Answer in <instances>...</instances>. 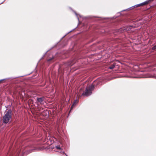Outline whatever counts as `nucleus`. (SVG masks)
Returning a JSON list of instances; mask_svg holds the SVG:
<instances>
[{
  "label": "nucleus",
  "instance_id": "1",
  "mask_svg": "<svg viewBox=\"0 0 156 156\" xmlns=\"http://www.w3.org/2000/svg\"><path fill=\"white\" fill-rule=\"evenodd\" d=\"M28 147H27L25 148V150L26 151L25 152L24 151V149L23 148L21 149L20 150H18L17 152V154L18 156H23V154L25 153L26 154H28L30 153L32 151H37L40 150L39 149L37 148L32 146H31L29 150H28Z\"/></svg>",
  "mask_w": 156,
  "mask_h": 156
},
{
  "label": "nucleus",
  "instance_id": "2",
  "mask_svg": "<svg viewBox=\"0 0 156 156\" xmlns=\"http://www.w3.org/2000/svg\"><path fill=\"white\" fill-rule=\"evenodd\" d=\"M12 111L9 110L6 112L3 118V121L5 123H8L12 118Z\"/></svg>",
  "mask_w": 156,
  "mask_h": 156
},
{
  "label": "nucleus",
  "instance_id": "3",
  "mask_svg": "<svg viewBox=\"0 0 156 156\" xmlns=\"http://www.w3.org/2000/svg\"><path fill=\"white\" fill-rule=\"evenodd\" d=\"M94 85L92 84L86 88L85 91L82 94L84 96H87L92 94V91L94 90Z\"/></svg>",
  "mask_w": 156,
  "mask_h": 156
},
{
  "label": "nucleus",
  "instance_id": "4",
  "mask_svg": "<svg viewBox=\"0 0 156 156\" xmlns=\"http://www.w3.org/2000/svg\"><path fill=\"white\" fill-rule=\"evenodd\" d=\"M133 26H128L123 28H121L119 29L118 30V32L119 33L124 32L126 31L129 30L133 28Z\"/></svg>",
  "mask_w": 156,
  "mask_h": 156
},
{
  "label": "nucleus",
  "instance_id": "5",
  "mask_svg": "<svg viewBox=\"0 0 156 156\" xmlns=\"http://www.w3.org/2000/svg\"><path fill=\"white\" fill-rule=\"evenodd\" d=\"M152 0H147L143 2L137 4V5H138V7L140 6H141L145 5L147 4L149 2H151Z\"/></svg>",
  "mask_w": 156,
  "mask_h": 156
},
{
  "label": "nucleus",
  "instance_id": "6",
  "mask_svg": "<svg viewBox=\"0 0 156 156\" xmlns=\"http://www.w3.org/2000/svg\"><path fill=\"white\" fill-rule=\"evenodd\" d=\"M37 101L41 104L42 103V102L44 100V97H41V98H37Z\"/></svg>",
  "mask_w": 156,
  "mask_h": 156
},
{
  "label": "nucleus",
  "instance_id": "7",
  "mask_svg": "<svg viewBox=\"0 0 156 156\" xmlns=\"http://www.w3.org/2000/svg\"><path fill=\"white\" fill-rule=\"evenodd\" d=\"M78 101L77 100H75L74 101L73 103V105H72V106L71 107V109H70V112L72 110V108H73V106L74 105H75L76 104L78 103Z\"/></svg>",
  "mask_w": 156,
  "mask_h": 156
},
{
  "label": "nucleus",
  "instance_id": "8",
  "mask_svg": "<svg viewBox=\"0 0 156 156\" xmlns=\"http://www.w3.org/2000/svg\"><path fill=\"white\" fill-rule=\"evenodd\" d=\"M138 7V5H137H137H136L133 6L131 7L130 8H129L128 9H129V10H130V9H133L134 8L137 7Z\"/></svg>",
  "mask_w": 156,
  "mask_h": 156
},
{
  "label": "nucleus",
  "instance_id": "9",
  "mask_svg": "<svg viewBox=\"0 0 156 156\" xmlns=\"http://www.w3.org/2000/svg\"><path fill=\"white\" fill-rule=\"evenodd\" d=\"M115 67L114 65H112L110 66L109 67V68L110 69H113Z\"/></svg>",
  "mask_w": 156,
  "mask_h": 156
},
{
  "label": "nucleus",
  "instance_id": "10",
  "mask_svg": "<svg viewBox=\"0 0 156 156\" xmlns=\"http://www.w3.org/2000/svg\"><path fill=\"white\" fill-rule=\"evenodd\" d=\"M55 147L58 149L60 150L61 148L60 146H55Z\"/></svg>",
  "mask_w": 156,
  "mask_h": 156
},
{
  "label": "nucleus",
  "instance_id": "11",
  "mask_svg": "<svg viewBox=\"0 0 156 156\" xmlns=\"http://www.w3.org/2000/svg\"><path fill=\"white\" fill-rule=\"evenodd\" d=\"M75 14H76V16L77 17V19L78 20H79V18L78 16V14H77V13L75 12H74Z\"/></svg>",
  "mask_w": 156,
  "mask_h": 156
},
{
  "label": "nucleus",
  "instance_id": "12",
  "mask_svg": "<svg viewBox=\"0 0 156 156\" xmlns=\"http://www.w3.org/2000/svg\"><path fill=\"white\" fill-rule=\"evenodd\" d=\"M53 57L50 59H49L48 60V62L50 61H51L52 59H53Z\"/></svg>",
  "mask_w": 156,
  "mask_h": 156
},
{
  "label": "nucleus",
  "instance_id": "13",
  "mask_svg": "<svg viewBox=\"0 0 156 156\" xmlns=\"http://www.w3.org/2000/svg\"><path fill=\"white\" fill-rule=\"evenodd\" d=\"M60 152L61 153H64V152L63 151H61Z\"/></svg>",
  "mask_w": 156,
  "mask_h": 156
},
{
  "label": "nucleus",
  "instance_id": "14",
  "mask_svg": "<svg viewBox=\"0 0 156 156\" xmlns=\"http://www.w3.org/2000/svg\"><path fill=\"white\" fill-rule=\"evenodd\" d=\"M65 155H66V156H68L67 154H65Z\"/></svg>",
  "mask_w": 156,
  "mask_h": 156
},
{
  "label": "nucleus",
  "instance_id": "15",
  "mask_svg": "<svg viewBox=\"0 0 156 156\" xmlns=\"http://www.w3.org/2000/svg\"><path fill=\"white\" fill-rule=\"evenodd\" d=\"M154 78H156V76H155V77H154Z\"/></svg>",
  "mask_w": 156,
  "mask_h": 156
},
{
  "label": "nucleus",
  "instance_id": "16",
  "mask_svg": "<svg viewBox=\"0 0 156 156\" xmlns=\"http://www.w3.org/2000/svg\"><path fill=\"white\" fill-rule=\"evenodd\" d=\"M82 89H80V90H81Z\"/></svg>",
  "mask_w": 156,
  "mask_h": 156
}]
</instances>
